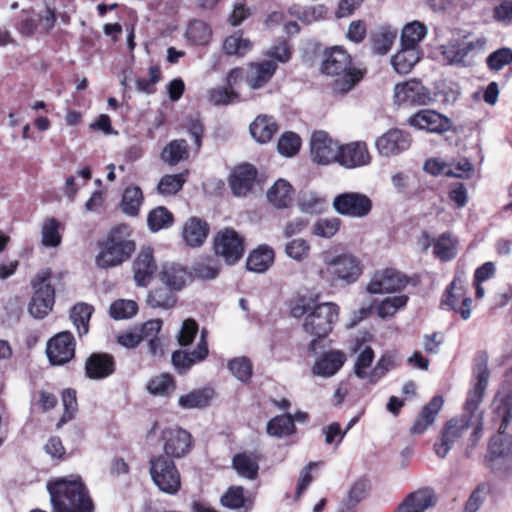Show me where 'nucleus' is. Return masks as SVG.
Instances as JSON below:
<instances>
[{
    "mask_svg": "<svg viewBox=\"0 0 512 512\" xmlns=\"http://www.w3.org/2000/svg\"><path fill=\"white\" fill-rule=\"evenodd\" d=\"M490 373L488 370V357L480 353L473 368V386L468 391L464 404L463 414L449 420L443 427L440 439L434 444V452L439 458H445L453 445L471 429L466 454L469 455L483 435V413L479 409Z\"/></svg>",
    "mask_w": 512,
    "mask_h": 512,
    "instance_id": "nucleus-1",
    "label": "nucleus"
},
{
    "mask_svg": "<svg viewBox=\"0 0 512 512\" xmlns=\"http://www.w3.org/2000/svg\"><path fill=\"white\" fill-rule=\"evenodd\" d=\"M54 512H93L94 505L79 476L58 478L47 483Z\"/></svg>",
    "mask_w": 512,
    "mask_h": 512,
    "instance_id": "nucleus-2",
    "label": "nucleus"
},
{
    "mask_svg": "<svg viewBox=\"0 0 512 512\" xmlns=\"http://www.w3.org/2000/svg\"><path fill=\"white\" fill-rule=\"evenodd\" d=\"M321 70L334 78L333 89L346 93L362 78V71L352 64L351 56L339 46L325 51Z\"/></svg>",
    "mask_w": 512,
    "mask_h": 512,
    "instance_id": "nucleus-3",
    "label": "nucleus"
},
{
    "mask_svg": "<svg viewBox=\"0 0 512 512\" xmlns=\"http://www.w3.org/2000/svg\"><path fill=\"white\" fill-rule=\"evenodd\" d=\"M136 249L127 225L111 229L107 238L99 244V253L95 257L97 267L107 269L127 261Z\"/></svg>",
    "mask_w": 512,
    "mask_h": 512,
    "instance_id": "nucleus-4",
    "label": "nucleus"
},
{
    "mask_svg": "<svg viewBox=\"0 0 512 512\" xmlns=\"http://www.w3.org/2000/svg\"><path fill=\"white\" fill-rule=\"evenodd\" d=\"M321 259L323 266L319 268L318 275L321 280L332 286L338 283L352 284L362 274L361 261L350 253L334 255L323 252Z\"/></svg>",
    "mask_w": 512,
    "mask_h": 512,
    "instance_id": "nucleus-5",
    "label": "nucleus"
},
{
    "mask_svg": "<svg viewBox=\"0 0 512 512\" xmlns=\"http://www.w3.org/2000/svg\"><path fill=\"white\" fill-rule=\"evenodd\" d=\"M340 308L334 302L314 304L312 310L304 318L303 330L317 338L326 337L339 318Z\"/></svg>",
    "mask_w": 512,
    "mask_h": 512,
    "instance_id": "nucleus-6",
    "label": "nucleus"
},
{
    "mask_svg": "<svg viewBox=\"0 0 512 512\" xmlns=\"http://www.w3.org/2000/svg\"><path fill=\"white\" fill-rule=\"evenodd\" d=\"M487 466L497 475L504 476L512 472V437L505 429L491 438L485 457Z\"/></svg>",
    "mask_w": 512,
    "mask_h": 512,
    "instance_id": "nucleus-7",
    "label": "nucleus"
},
{
    "mask_svg": "<svg viewBox=\"0 0 512 512\" xmlns=\"http://www.w3.org/2000/svg\"><path fill=\"white\" fill-rule=\"evenodd\" d=\"M149 464L151 479L160 491L174 495L180 490L181 477L173 459L156 455L151 457Z\"/></svg>",
    "mask_w": 512,
    "mask_h": 512,
    "instance_id": "nucleus-8",
    "label": "nucleus"
},
{
    "mask_svg": "<svg viewBox=\"0 0 512 512\" xmlns=\"http://www.w3.org/2000/svg\"><path fill=\"white\" fill-rule=\"evenodd\" d=\"M51 273L42 271L32 282L34 295L29 304V312L34 318H44L53 308L55 291L50 283Z\"/></svg>",
    "mask_w": 512,
    "mask_h": 512,
    "instance_id": "nucleus-9",
    "label": "nucleus"
},
{
    "mask_svg": "<svg viewBox=\"0 0 512 512\" xmlns=\"http://www.w3.org/2000/svg\"><path fill=\"white\" fill-rule=\"evenodd\" d=\"M160 441L164 456L171 459L185 457L192 449V436L185 429L173 426L161 430Z\"/></svg>",
    "mask_w": 512,
    "mask_h": 512,
    "instance_id": "nucleus-10",
    "label": "nucleus"
},
{
    "mask_svg": "<svg viewBox=\"0 0 512 512\" xmlns=\"http://www.w3.org/2000/svg\"><path fill=\"white\" fill-rule=\"evenodd\" d=\"M215 254L224 259L228 265L237 263L244 254V240L233 229L219 231L213 240Z\"/></svg>",
    "mask_w": 512,
    "mask_h": 512,
    "instance_id": "nucleus-11",
    "label": "nucleus"
},
{
    "mask_svg": "<svg viewBox=\"0 0 512 512\" xmlns=\"http://www.w3.org/2000/svg\"><path fill=\"white\" fill-rule=\"evenodd\" d=\"M332 206L342 216L364 218L372 210V200L363 193L345 192L334 197Z\"/></svg>",
    "mask_w": 512,
    "mask_h": 512,
    "instance_id": "nucleus-12",
    "label": "nucleus"
},
{
    "mask_svg": "<svg viewBox=\"0 0 512 512\" xmlns=\"http://www.w3.org/2000/svg\"><path fill=\"white\" fill-rule=\"evenodd\" d=\"M408 284L407 277L401 272L386 268L373 274L367 284V291L370 294L394 293L404 289Z\"/></svg>",
    "mask_w": 512,
    "mask_h": 512,
    "instance_id": "nucleus-13",
    "label": "nucleus"
},
{
    "mask_svg": "<svg viewBox=\"0 0 512 512\" xmlns=\"http://www.w3.org/2000/svg\"><path fill=\"white\" fill-rule=\"evenodd\" d=\"M310 153L315 163L328 165L337 162L339 144L325 131H315L310 140Z\"/></svg>",
    "mask_w": 512,
    "mask_h": 512,
    "instance_id": "nucleus-14",
    "label": "nucleus"
},
{
    "mask_svg": "<svg viewBox=\"0 0 512 512\" xmlns=\"http://www.w3.org/2000/svg\"><path fill=\"white\" fill-rule=\"evenodd\" d=\"M75 339L70 331H62L47 342L46 353L51 364L63 365L75 354Z\"/></svg>",
    "mask_w": 512,
    "mask_h": 512,
    "instance_id": "nucleus-15",
    "label": "nucleus"
},
{
    "mask_svg": "<svg viewBox=\"0 0 512 512\" xmlns=\"http://www.w3.org/2000/svg\"><path fill=\"white\" fill-rule=\"evenodd\" d=\"M394 99L398 104L427 105L432 97L430 91L418 80H410L395 86Z\"/></svg>",
    "mask_w": 512,
    "mask_h": 512,
    "instance_id": "nucleus-16",
    "label": "nucleus"
},
{
    "mask_svg": "<svg viewBox=\"0 0 512 512\" xmlns=\"http://www.w3.org/2000/svg\"><path fill=\"white\" fill-rule=\"evenodd\" d=\"M378 153L391 157L406 151L411 145L410 135L400 129H391L376 140Z\"/></svg>",
    "mask_w": 512,
    "mask_h": 512,
    "instance_id": "nucleus-17",
    "label": "nucleus"
},
{
    "mask_svg": "<svg viewBox=\"0 0 512 512\" xmlns=\"http://www.w3.org/2000/svg\"><path fill=\"white\" fill-rule=\"evenodd\" d=\"M409 124L419 130L438 134L450 130L452 126L449 118L430 109H424L415 113L410 117Z\"/></svg>",
    "mask_w": 512,
    "mask_h": 512,
    "instance_id": "nucleus-18",
    "label": "nucleus"
},
{
    "mask_svg": "<svg viewBox=\"0 0 512 512\" xmlns=\"http://www.w3.org/2000/svg\"><path fill=\"white\" fill-rule=\"evenodd\" d=\"M471 303L472 299L467 296L465 287L459 279L452 281L442 299V305L460 313L464 320H467L471 316Z\"/></svg>",
    "mask_w": 512,
    "mask_h": 512,
    "instance_id": "nucleus-19",
    "label": "nucleus"
},
{
    "mask_svg": "<svg viewBox=\"0 0 512 512\" xmlns=\"http://www.w3.org/2000/svg\"><path fill=\"white\" fill-rule=\"evenodd\" d=\"M346 355L341 350L332 349L322 353L312 366L315 376L330 378L334 376L345 364Z\"/></svg>",
    "mask_w": 512,
    "mask_h": 512,
    "instance_id": "nucleus-20",
    "label": "nucleus"
},
{
    "mask_svg": "<svg viewBox=\"0 0 512 512\" xmlns=\"http://www.w3.org/2000/svg\"><path fill=\"white\" fill-rule=\"evenodd\" d=\"M257 176L256 169L250 164L236 167L229 177V186L236 197H246L252 190Z\"/></svg>",
    "mask_w": 512,
    "mask_h": 512,
    "instance_id": "nucleus-21",
    "label": "nucleus"
},
{
    "mask_svg": "<svg viewBox=\"0 0 512 512\" xmlns=\"http://www.w3.org/2000/svg\"><path fill=\"white\" fill-rule=\"evenodd\" d=\"M435 504L434 491L431 488H421L408 494L395 512H426Z\"/></svg>",
    "mask_w": 512,
    "mask_h": 512,
    "instance_id": "nucleus-22",
    "label": "nucleus"
},
{
    "mask_svg": "<svg viewBox=\"0 0 512 512\" xmlns=\"http://www.w3.org/2000/svg\"><path fill=\"white\" fill-rule=\"evenodd\" d=\"M337 162L347 168L366 165L370 162V155L364 142H354L344 146L339 145Z\"/></svg>",
    "mask_w": 512,
    "mask_h": 512,
    "instance_id": "nucleus-23",
    "label": "nucleus"
},
{
    "mask_svg": "<svg viewBox=\"0 0 512 512\" xmlns=\"http://www.w3.org/2000/svg\"><path fill=\"white\" fill-rule=\"evenodd\" d=\"M157 265L153 257V250L142 248L133 263L134 280L138 286H146L156 272Z\"/></svg>",
    "mask_w": 512,
    "mask_h": 512,
    "instance_id": "nucleus-24",
    "label": "nucleus"
},
{
    "mask_svg": "<svg viewBox=\"0 0 512 512\" xmlns=\"http://www.w3.org/2000/svg\"><path fill=\"white\" fill-rule=\"evenodd\" d=\"M209 224L198 217H190L182 227V239L186 245L192 248L200 247L209 235Z\"/></svg>",
    "mask_w": 512,
    "mask_h": 512,
    "instance_id": "nucleus-25",
    "label": "nucleus"
},
{
    "mask_svg": "<svg viewBox=\"0 0 512 512\" xmlns=\"http://www.w3.org/2000/svg\"><path fill=\"white\" fill-rule=\"evenodd\" d=\"M491 410L493 421L506 430L512 422V389L500 390L492 401Z\"/></svg>",
    "mask_w": 512,
    "mask_h": 512,
    "instance_id": "nucleus-26",
    "label": "nucleus"
},
{
    "mask_svg": "<svg viewBox=\"0 0 512 512\" xmlns=\"http://www.w3.org/2000/svg\"><path fill=\"white\" fill-rule=\"evenodd\" d=\"M85 372L88 378L100 380L114 372L113 357L105 353H94L85 362Z\"/></svg>",
    "mask_w": 512,
    "mask_h": 512,
    "instance_id": "nucleus-27",
    "label": "nucleus"
},
{
    "mask_svg": "<svg viewBox=\"0 0 512 512\" xmlns=\"http://www.w3.org/2000/svg\"><path fill=\"white\" fill-rule=\"evenodd\" d=\"M444 400L441 396H434L430 402L425 405L410 428L412 434L424 433L435 421L436 416L443 406Z\"/></svg>",
    "mask_w": 512,
    "mask_h": 512,
    "instance_id": "nucleus-28",
    "label": "nucleus"
},
{
    "mask_svg": "<svg viewBox=\"0 0 512 512\" xmlns=\"http://www.w3.org/2000/svg\"><path fill=\"white\" fill-rule=\"evenodd\" d=\"M277 65L272 61L252 63L247 74V83L253 90L264 86L274 75Z\"/></svg>",
    "mask_w": 512,
    "mask_h": 512,
    "instance_id": "nucleus-29",
    "label": "nucleus"
},
{
    "mask_svg": "<svg viewBox=\"0 0 512 512\" xmlns=\"http://www.w3.org/2000/svg\"><path fill=\"white\" fill-rule=\"evenodd\" d=\"M357 357L354 363V373L359 379L368 380L370 382V366L374 360V351L370 346H364L363 343L356 340L355 345L351 348Z\"/></svg>",
    "mask_w": 512,
    "mask_h": 512,
    "instance_id": "nucleus-30",
    "label": "nucleus"
},
{
    "mask_svg": "<svg viewBox=\"0 0 512 512\" xmlns=\"http://www.w3.org/2000/svg\"><path fill=\"white\" fill-rule=\"evenodd\" d=\"M274 262V251L268 245H260L247 258L246 267L255 273H264Z\"/></svg>",
    "mask_w": 512,
    "mask_h": 512,
    "instance_id": "nucleus-31",
    "label": "nucleus"
},
{
    "mask_svg": "<svg viewBox=\"0 0 512 512\" xmlns=\"http://www.w3.org/2000/svg\"><path fill=\"white\" fill-rule=\"evenodd\" d=\"M161 281L175 289L183 288L190 279V273L187 269L176 263H166L160 272Z\"/></svg>",
    "mask_w": 512,
    "mask_h": 512,
    "instance_id": "nucleus-32",
    "label": "nucleus"
},
{
    "mask_svg": "<svg viewBox=\"0 0 512 512\" xmlns=\"http://www.w3.org/2000/svg\"><path fill=\"white\" fill-rule=\"evenodd\" d=\"M214 397L211 387L194 389L178 398V405L185 410L201 409L209 405Z\"/></svg>",
    "mask_w": 512,
    "mask_h": 512,
    "instance_id": "nucleus-33",
    "label": "nucleus"
},
{
    "mask_svg": "<svg viewBox=\"0 0 512 512\" xmlns=\"http://www.w3.org/2000/svg\"><path fill=\"white\" fill-rule=\"evenodd\" d=\"M425 172L433 176L463 177L464 173L471 170V165L465 162L453 169L451 165L439 158L428 159L423 166Z\"/></svg>",
    "mask_w": 512,
    "mask_h": 512,
    "instance_id": "nucleus-34",
    "label": "nucleus"
},
{
    "mask_svg": "<svg viewBox=\"0 0 512 512\" xmlns=\"http://www.w3.org/2000/svg\"><path fill=\"white\" fill-rule=\"evenodd\" d=\"M293 187L284 179H278L267 191L269 202L278 209L287 208L292 202Z\"/></svg>",
    "mask_w": 512,
    "mask_h": 512,
    "instance_id": "nucleus-35",
    "label": "nucleus"
},
{
    "mask_svg": "<svg viewBox=\"0 0 512 512\" xmlns=\"http://www.w3.org/2000/svg\"><path fill=\"white\" fill-rule=\"evenodd\" d=\"M278 129L275 119L271 116L260 115L250 125L252 137L259 143L269 142Z\"/></svg>",
    "mask_w": 512,
    "mask_h": 512,
    "instance_id": "nucleus-36",
    "label": "nucleus"
},
{
    "mask_svg": "<svg viewBox=\"0 0 512 512\" xmlns=\"http://www.w3.org/2000/svg\"><path fill=\"white\" fill-rule=\"evenodd\" d=\"M94 312V307L85 302L76 303L70 309V319L79 337L86 335L89 331V322Z\"/></svg>",
    "mask_w": 512,
    "mask_h": 512,
    "instance_id": "nucleus-37",
    "label": "nucleus"
},
{
    "mask_svg": "<svg viewBox=\"0 0 512 512\" xmlns=\"http://www.w3.org/2000/svg\"><path fill=\"white\" fill-rule=\"evenodd\" d=\"M420 58L419 49L401 46V50L391 58V64L397 73L407 74Z\"/></svg>",
    "mask_w": 512,
    "mask_h": 512,
    "instance_id": "nucleus-38",
    "label": "nucleus"
},
{
    "mask_svg": "<svg viewBox=\"0 0 512 512\" xmlns=\"http://www.w3.org/2000/svg\"><path fill=\"white\" fill-rule=\"evenodd\" d=\"M409 297L406 294H398L390 297H386L379 302L375 303V311L376 314L382 318H391L393 317L398 311L403 310L407 303H408Z\"/></svg>",
    "mask_w": 512,
    "mask_h": 512,
    "instance_id": "nucleus-39",
    "label": "nucleus"
},
{
    "mask_svg": "<svg viewBox=\"0 0 512 512\" xmlns=\"http://www.w3.org/2000/svg\"><path fill=\"white\" fill-rule=\"evenodd\" d=\"M259 459L254 453H240L233 458V467L236 472L246 479H255L259 470Z\"/></svg>",
    "mask_w": 512,
    "mask_h": 512,
    "instance_id": "nucleus-40",
    "label": "nucleus"
},
{
    "mask_svg": "<svg viewBox=\"0 0 512 512\" xmlns=\"http://www.w3.org/2000/svg\"><path fill=\"white\" fill-rule=\"evenodd\" d=\"M189 157L188 144L183 139L173 140L167 144L162 153V160L169 165H176Z\"/></svg>",
    "mask_w": 512,
    "mask_h": 512,
    "instance_id": "nucleus-41",
    "label": "nucleus"
},
{
    "mask_svg": "<svg viewBox=\"0 0 512 512\" xmlns=\"http://www.w3.org/2000/svg\"><path fill=\"white\" fill-rule=\"evenodd\" d=\"M144 197L138 186L127 187L124 190L121 200V209L128 216L135 217L139 214Z\"/></svg>",
    "mask_w": 512,
    "mask_h": 512,
    "instance_id": "nucleus-42",
    "label": "nucleus"
},
{
    "mask_svg": "<svg viewBox=\"0 0 512 512\" xmlns=\"http://www.w3.org/2000/svg\"><path fill=\"white\" fill-rule=\"evenodd\" d=\"M295 424L292 415L284 414L276 416L268 421L266 431L270 436L282 438L295 432Z\"/></svg>",
    "mask_w": 512,
    "mask_h": 512,
    "instance_id": "nucleus-43",
    "label": "nucleus"
},
{
    "mask_svg": "<svg viewBox=\"0 0 512 512\" xmlns=\"http://www.w3.org/2000/svg\"><path fill=\"white\" fill-rule=\"evenodd\" d=\"M426 33L427 28L424 24L418 21L408 23L402 30L401 46L419 49V43Z\"/></svg>",
    "mask_w": 512,
    "mask_h": 512,
    "instance_id": "nucleus-44",
    "label": "nucleus"
},
{
    "mask_svg": "<svg viewBox=\"0 0 512 512\" xmlns=\"http://www.w3.org/2000/svg\"><path fill=\"white\" fill-rule=\"evenodd\" d=\"M61 229H63V225L57 219H45L41 229L42 244L45 247L59 246L62 241Z\"/></svg>",
    "mask_w": 512,
    "mask_h": 512,
    "instance_id": "nucleus-45",
    "label": "nucleus"
},
{
    "mask_svg": "<svg viewBox=\"0 0 512 512\" xmlns=\"http://www.w3.org/2000/svg\"><path fill=\"white\" fill-rule=\"evenodd\" d=\"M187 175V170L178 174L164 175L157 185L158 193L164 196L177 194L185 184Z\"/></svg>",
    "mask_w": 512,
    "mask_h": 512,
    "instance_id": "nucleus-46",
    "label": "nucleus"
},
{
    "mask_svg": "<svg viewBox=\"0 0 512 512\" xmlns=\"http://www.w3.org/2000/svg\"><path fill=\"white\" fill-rule=\"evenodd\" d=\"M396 36V31H393L387 27L380 28L372 35L371 38L373 53L378 55L387 54L390 51Z\"/></svg>",
    "mask_w": 512,
    "mask_h": 512,
    "instance_id": "nucleus-47",
    "label": "nucleus"
},
{
    "mask_svg": "<svg viewBox=\"0 0 512 512\" xmlns=\"http://www.w3.org/2000/svg\"><path fill=\"white\" fill-rule=\"evenodd\" d=\"M443 60L450 65H461L467 57L462 41L452 40L441 46Z\"/></svg>",
    "mask_w": 512,
    "mask_h": 512,
    "instance_id": "nucleus-48",
    "label": "nucleus"
},
{
    "mask_svg": "<svg viewBox=\"0 0 512 512\" xmlns=\"http://www.w3.org/2000/svg\"><path fill=\"white\" fill-rule=\"evenodd\" d=\"M186 37L197 45H206L212 37V31L208 24L201 20H193L189 23Z\"/></svg>",
    "mask_w": 512,
    "mask_h": 512,
    "instance_id": "nucleus-49",
    "label": "nucleus"
},
{
    "mask_svg": "<svg viewBox=\"0 0 512 512\" xmlns=\"http://www.w3.org/2000/svg\"><path fill=\"white\" fill-rule=\"evenodd\" d=\"M174 220L173 214L165 207L159 206L148 214L147 224L152 232L168 228Z\"/></svg>",
    "mask_w": 512,
    "mask_h": 512,
    "instance_id": "nucleus-50",
    "label": "nucleus"
},
{
    "mask_svg": "<svg viewBox=\"0 0 512 512\" xmlns=\"http://www.w3.org/2000/svg\"><path fill=\"white\" fill-rule=\"evenodd\" d=\"M147 390L157 396L168 395L175 390L174 379L166 373L155 376L148 382Z\"/></svg>",
    "mask_w": 512,
    "mask_h": 512,
    "instance_id": "nucleus-51",
    "label": "nucleus"
},
{
    "mask_svg": "<svg viewBox=\"0 0 512 512\" xmlns=\"http://www.w3.org/2000/svg\"><path fill=\"white\" fill-rule=\"evenodd\" d=\"M434 254L443 261L450 260L456 256V242L449 233L442 234L436 240Z\"/></svg>",
    "mask_w": 512,
    "mask_h": 512,
    "instance_id": "nucleus-52",
    "label": "nucleus"
},
{
    "mask_svg": "<svg viewBox=\"0 0 512 512\" xmlns=\"http://www.w3.org/2000/svg\"><path fill=\"white\" fill-rule=\"evenodd\" d=\"M341 221L337 217L320 218L312 226V234L317 237L331 238L340 228Z\"/></svg>",
    "mask_w": 512,
    "mask_h": 512,
    "instance_id": "nucleus-53",
    "label": "nucleus"
},
{
    "mask_svg": "<svg viewBox=\"0 0 512 512\" xmlns=\"http://www.w3.org/2000/svg\"><path fill=\"white\" fill-rule=\"evenodd\" d=\"M147 303L153 308L170 309L175 305L176 298L168 289L157 288L149 293Z\"/></svg>",
    "mask_w": 512,
    "mask_h": 512,
    "instance_id": "nucleus-54",
    "label": "nucleus"
},
{
    "mask_svg": "<svg viewBox=\"0 0 512 512\" xmlns=\"http://www.w3.org/2000/svg\"><path fill=\"white\" fill-rule=\"evenodd\" d=\"M138 311L137 303L133 300L120 299L110 305V316L115 320L128 319Z\"/></svg>",
    "mask_w": 512,
    "mask_h": 512,
    "instance_id": "nucleus-55",
    "label": "nucleus"
},
{
    "mask_svg": "<svg viewBox=\"0 0 512 512\" xmlns=\"http://www.w3.org/2000/svg\"><path fill=\"white\" fill-rule=\"evenodd\" d=\"M252 48V43L241 35L234 34L227 37L223 43V49L227 55L243 56Z\"/></svg>",
    "mask_w": 512,
    "mask_h": 512,
    "instance_id": "nucleus-56",
    "label": "nucleus"
},
{
    "mask_svg": "<svg viewBox=\"0 0 512 512\" xmlns=\"http://www.w3.org/2000/svg\"><path fill=\"white\" fill-rule=\"evenodd\" d=\"M228 369L241 382H247L252 376V363L247 357H236L228 362Z\"/></svg>",
    "mask_w": 512,
    "mask_h": 512,
    "instance_id": "nucleus-57",
    "label": "nucleus"
},
{
    "mask_svg": "<svg viewBox=\"0 0 512 512\" xmlns=\"http://www.w3.org/2000/svg\"><path fill=\"white\" fill-rule=\"evenodd\" d=\"M298 207L301 212L307 214L321 213L325 207L323 198L317 196L315 193H303L298 199Z\"/></svg>",
    "mask_w": 512,
    "mask_h": 512,
    "instance_id": "nucleus-58",
    "label": "nucleus"
},
{
    "mask_svg": "<svg viewBox=\"0 0 512 512\" xmlns=\"http://www.w3.org/2000/svg\"><path fill=\"white\" fill-rule=\"evenodd\" d=\"M192 271L195 277L203 280H211L218 276L220 266L215 259H204L196 262Z\"/></svg>",
    "mask_w": 512,
    "mask_h": 512,
    "instance_id": "nucleus-59",
    "label": "nucleus"
},
{
    "mask_svg": "<svg viewBox=\"0 0 512 512\" xmlns=\"http://www.w3.org/2000/svg\"><path fill=\"white\" fill-rule=\"evenodd\" d=\"M301 146L300 137L294 132L284 133L278 141V151L280 154L291 157L295 155Z\"/></svg>",
    "mask_w": 512,
    "mask_h": 512,
    "instance_id": "nucleus-60",
    "label": "nucleus"
},
{
    "mask_svg": "<svg viewBox=\"0 0 512 512\" xmlns=\"http://www.w3.org/2000/svg\"><path fill=\"white\" fill-rule=\"evenodd\" d=\"M285 253L293 260L302 261L308 257L310 245L302 238L293 239L285 245Z\"/></svg>",
    "mask_w": 512,
    "mask_h": 512,
    "instance_id": "nucleus-61",
    "label": "nucleus"
},
{
    "mask_svg": "<svg viewBox=\"0 0 512 512\" xmlns=\"http://www.w3.org/2000/svg\"><path fill=\"white\" fill-rule=\"evenodd\" d=\"M486 62L491 70L499 71L512 63V49H498L488 56Z\"/></svg>",
    "mask_w": 512,
    "mask_h": 512,
    "instance_id": "nucleus-62",
    "label": "nucleus"
},
{
    "mask_svg": "<svg viewBox=\"0 0 512 512\" xmlns=\"http://www.w3.org/2000/svg\"><path fill=\"white\" fill-rule=\"evenodd\" d=\"M394 367V357L391 354H383L376 365L370 370V383H376Z\"/></svg>",
    "mask_w": 512,
    "mask_h": 512,
    "instance_id": "nucleus-63",
    "label": "nucleus"
},
{
    "mask_svg": "<svg viewBox=\"0 0 512 512\" xmlns=\"http://www.w3.org/2000/svg\"><path fill=\"white\" fill-rule=\"evenodd\" d=\"M221 504L229 509H239L245 507L246 500L243 495L242 487H230L221 497Z\"/></svg>",
    "mask_w": 512,
    "mask_h": 512,
    "instance_id": "nucleus-64",
    "label": "nucleus"
}]
</instances>
